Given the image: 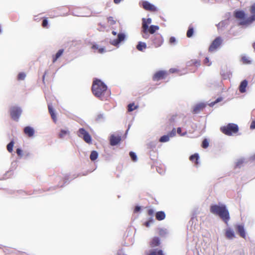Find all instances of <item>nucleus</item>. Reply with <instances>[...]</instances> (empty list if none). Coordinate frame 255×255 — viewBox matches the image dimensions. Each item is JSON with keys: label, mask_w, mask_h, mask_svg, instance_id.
<instances>
[{"label": "nucleus", "mask_w": 255, "mask_h": 255, "mask_svg": "<svg viewBox=\"0 0 255 255\" xmlns=\"http://www.w3.org/2000/svg\"><path fill=\"white\" fill-rule=\"evenodd\" d=\"M92 90L93 94L102 101L107 100L111 94L110 91L107 90V86L98 79L94 81Z\"/></svg>", "instance_id": "f257e3e1"}, {"label": "nucleus", "mask_w": 255, "mask_h": 255, "mask_svg": "<svg viewBox=\"0 0 255 255\" xmlns=\"http://www.w3.org/2000/svg\"><path fill=\"white\" fill-rule=\"evenodd\" d=\"M210 212L214 214L218 215L226 224H227L230 219L229 211L224 205L220 206L213 205L210 207Z\"/></svg>", "instance_id": "f03ea898"}, {"label": "nucleus", "mask_w": 255, "mask_h": 255, "mask_svg": "<svg viewBox=\"0 0 255 255\" xmlns=\"http://www.w3.org/2000/svg\"><path fill=\"white\" fill-rule=\"evenodd\" d=\"M220 130L224 134L230 136L237 133L239 131V128L237 125L230 123L226 126L221 127Z\"/></svg>", "instance_id": "7ed1b4c3"}, {"label": "nucleus", "mask_w": 255, "mask_h": 255, "mask_svg": "<svg viewBox=\"0 0 255 255\" xmlns=\"http://www.w3.org/2000/svg\"><path fill=\"white\" fill-rule=\"evenodd\" d=\"M250 12L252 15L247 18L246 19L240 21V24L242 25H248L252 23L254 21H255V3L253 4L250 6Z\"/></svg>", "instance_id": "20e7f679"}, {"label": "nucleus", "mask_w": 255, "mask_h": 255, "mask_svg": "<svg viewBox=\"0 0 255 255\" xmlns=\"http://www.w3.org/2000/svg\"><path fill=\"white\" fill-rule=\"evenodd\" d=\"M150 39L152 42V44L155 48L161 46L164 41L162 35L159 33H156L152 35Z\"/></svg>", "instance_id": "39448f33"}, {"label": "nucleus", "mask_w": 255, "mask_h": 255, "mask_svg": "<svg viewBox=\"0 0 255 255\" xmlns=\"http://www.w3.org/2000/svg\"><path fill=\"white\" fill-rule=\"evenodd\" d=\"M142 21L141 31L142 32V37L145 39H147L149 37V35L147 34L148 27V25L151 23V19L150 18L147 19L143 18Z\"/></svg>", "instance_id": "423d86ee"}, {"label": "nucleus", "mask_w": 255, "mask_h": 255, "mask_svg": "<svg viewBox=\"0 0 255 255\" xmlns=\"http://www.w3.org/2000/svg\"><path fill=\"white\" fill-rule=\"evenodd\" d=\"M78 136L82 137L87 143L92 142V138L90 134L84 128H80L78 130Z\"/></svg>", "instance_id": "0eeeda50"}, {"label": "nucleus", "mask_w": 255, "mask_h": 255, "mask_svg": "<svg viewBox=\"0 0 255 255\" xmlns=\"http://www.w3.org/2000/svg\"><path fill=\"white\" fill-rule=\"evenodd\" d=\"M21 114V110L17 107H12L10 109L11 118L15 121H17Z\"/></svg>", "instance_id": "6e6552de"}, {"label": "nucleus", "mask_w": 255, "mask_h": 255, "mask_svg": "<svg viewBox=\"0 0 255 255\" xmlns=\"http://www.w3.org/2000/svg\"><path fill=\"white\" fill-rule=\"evenodd\" d=\"M222 43V39L220 37H218L215 38L214 41L212 42L209 48V51L210 52H213L217 50Z\"/></svg>", "instance_id": "1a4fd4ad"}, {"label": "nucleus", "mask_w": 255, "mask_h": 255, "mask_svg": "<svg viewBox=\"0 0 255 255\" xmlns=\"http://www.w3.org/2000/svg\"><path fill=\"white\" fill-rule=\"evenodd\" d=\"M167 74L165 71H158L154 74L152 79L154 81H158L160 80L164 79Z\"/></svg>", "instance_id": "9d476101"}, {"label": "nucleus", "mask_w": 255, "mask_h": 255, "mask_svg": "<svg viewBox=\"0 0 255 255\" xmlns=\"http://www.w3.org/2000/svg\"><path fill=\"white\" fill-rule=\"evenodd\" d=\"M142 6L144 9L148 11L151 12L157 11L156 7L147 1H144L142 2Z\"/></svg>", "instance_id": "9b49d317"}, {"label": "nucleus", "mask_w": 255, "mask_h": 255, "mask_svg": "<svg viewBox=\"0 0 255 255\" xmlns=\"http://www.w3.org/2000/svg\"><path fill=\"white\" fill-rule=\"evenodd\" d=\"M161 242L159 238L157 237H154L150 240L149 245L150 248L153 249L159 246Z\"/></svg>", "instance_id": "f8f14e48"}, {"label": "nucleus", "mask_w": 255, "mask_h": 255, "mask_svg": "<svg viewBox=\"0 0 255 255\" xmlns=\"http://www.w3.org/2000/svg\"><path fill=\"white\" fill-rule=\"evenodd\" d=\"M144 255H164V254L162 250L152 249L146 251Z\"/></svg>", "instance_id": "ddd939ff"}, {"label": "nucleus", "mask_w": 255, "mask_h": 255, "mask_svg": "<svg viewBox=\"0 0 255 255\" xmlns=\"http://www.w3.org/2000/svg\"><path fill=\"white\" fill-rule=\"evenodd\" d=\"M121 137L119 135H112L110 137V141L111 145H116L120 143Z\"/></svg>", "instance_id": "4468645a"}, {"label": "nucleus", "mask_w": 255, "mask_h": 255, "mask_svg": "<svg viewBox=\"0 0 255 255\" xmlns=\"http://www.w3.org/2000/svg\"><path fill=\"white\" fill-rule=\"evenodd\" d=\"M234 15L235 17L239 19L242 20L241 21L246 19V14L244 11L242 10H236L234 12Z\"/></svg>", "instance_id": "2eb2a0df"}, {"label": "nucleus", "mask_w": 255, "mask_h": 255, "mask_svg": "<svg viewBox=\"0 0 255 255\" xmlns=\"http://www.w3.org/2000/svg\"><path fill=\"white\" fill-rule=\"evenodd\" d=\"M125 38V35L124 33H119L118 35V38L116 39L113 40L111 44L113 45H118L121 42L123 41Z\"/></svg>", "instance_id": "dca6fc26"}, {"label": "nucleus", "mask_w": 255, "mask_h": 255, "mask_svg": "<svg viewBox=\"0 0 255 255\" xmlns=\"http://www.w3.org/2000/svg\"><path fill=\"white\" fill-rule=\"evenodd\" d=\"M23 131L28 137H32L34 134V129L29 126L25 127Z\"/></svg>", "instance_id": "f3484780"}, {"label": "nucleus", "mask_w": 255, "mask_h": 255, "mask_svg": "<svg viewBox=\"0 0 255 255\" xmlns=\"http://www.w3.org/2000/svg\"><path fill=\"white\" fill-rule=\"evenodd\" d=\"M166 215L164 211H158L155 213V218L158 221H162L165 218Z\"/></svg>", "instance_id": "a211bd4d"}, {"label": "nucleus", "mask_w": 255, "mask_h": 255, "mask_svg": "<svg viewBox=\"0 0 255 255\" xmlns=\"http://www.w3.org/2000/svg\"><path fill=\"white\" fill-rule=\"evenodd\" d=\"M248 85V81L246 80H243L240 84L239 89L241 93H244L246 92V89Z\"/></svg>", "instance_id": "6ab92c4d"}, {"label": "nucleus", "mask_w": 255, "mask_h": 255, "mask_svg": "<svg viewBox=\"0 0 255 255\" xmlns=\"http://www.w3.org/2000/svg\"><path fill=\"white\" fill-rule=\"evenodd\" d=\"M237 230L240 236L243 238H246V233L244 230V226L242 225H238L237 226Z\"/></svg>", "instance_id": "aec40b11"}, {"label": "nucleus", "mask_w": 255, "mask_h": 255, "mask_svg": "<svg viewBox=\"0 0 255 255\" xmlns=\"http://www.w3.org/2000/svg\"><path fill=\"white\" fill-rule=\"evenodd\" d=\"M205 106L204 104H200L197 105L195 106L193 110V114H197L199 113L201 111H202L203 109L205 108Z\"/></svg>", "instance_id": "412c9836"}, {"label": "nucleus", "mask_w": 255, "mask_h": 255, "mask_svg": "<svg viewBox=\"0 0 255 255\" xmlns=\"http://www.w3.org/2000/svg\"><path fill=\"white\" fill-rule=\"evenodd\" d=\"M64 52V49H61L58 51L55 55L52 56V62L55 63L57 60L60 57Z\"/></svg>", "instance_id": "4be33fe9"}, {"label": "nucleus", "mask_w": 255, "mask_h": 255, "mask_svg": "<svg viewBox=\"0 0 255 255\" xmlns=\"http://www.w3.org/2000/svg\"><path fill=\"white\" fill-rule=\"evenodd\" d=\"M199 158V157L198 154L195 153L190 156L189 159L191 161L194 163L195 165H198Z\"/></svg>", "instance_id": "5701e85b"}, {"label": "nucleus", "mask_w": 255, "mask_h": 255, "mask_svg": "<svg viewBox=\"0 0 255 255\" xmlns=\"http://www.w3.org/2000/svg\"><path fill=\"white\" fill-rule=\"evenodd\" d=\"M159 29V27L157 25H152L149 27H148L147 33H149L150 34H153L156 30H158Z\"/></svg>", "instance_id": "b1692460"}, {"label": "nucleus", "mask_w": 255, "mask_h": 255, "mask_svg": "<svg viewBox=\"0 0 255 255\" xmlns=\"http://www.w3.org/2000/svg\"><path fill=\"white\" fill-rule=\"evenodd\" d=\"M226 236L228 239H232L235 237V234L233 231L228 229L226 231Z\"/></svg>", "instance_id": "393cba45"}, {"label": "nucleus", "mask_w": 255, "mask_h": 255, "mask_svg": "<svg viewBox=\"0 0 255 255\" xmlns=\"http://www.w3.org/2000/svg\"><path fill=\"white\" fill-rule=\"evenodd\" d=\"M48 111H49V112L51 115V117L52 118V119H53V120L56 122V116L54 113V110L53 109V108L50 106V105H48Z\"/></svg>", "instance_id": "a878e982"}, {"label": "nucleus", "mask_w": 255, "mask_h": 255, "mask_svg": "<svg viewBox=\"0 0 255 255\" xmlns=\"http://www.w3.org/2000/svg\"><path fill=\"white\" fill-rule=\"evenodd\" d=\"M146 48V45L144 42H139L136 46L138 50L142 51Z\"/></svg>", "instance_id": "bb28decb"}, {"label": "nucleus", "mask_w": 255, "mask_h": 255, "mask_svg": "<svg viewBox=\"0 0 255 255\" xmlns=\"http://www.w3.org/2000/svg\"><path fill=\"white\" fill-rule=\"evenodd\" d=\"M168 233L166 229H160L158 231V235L161 238H164L166 236Z\"/></svg>", "instance_id": "cd10ccee"}, {"label": "nucleus", "mask_w": 255, "mask_h": 255, "mask_svg": "<svg viewBox=\"0 0 255 255\" xmlns=\"http://www.w3.org/2000/svg\"><path fill=\"white\" fill-rule=\"evenodd\" d=\"M138 108V106L135 105L134 103H130L128 106V111L131 112Z\"/></svg>", "instance_id": "c85d7f7f"}, {"label": "nucleus", "mask_w": 255, "mask_h": 255, "mask_svg": "<svg viewBox=\"0 0 255 255\" xmlns=\"http://www.w3.org/2000/svg\"><path fill=\"white\" fill-rule=\"evenodd\" d=\"M98 156V153L96 151L93 150L91 152L90 158L92 161L95 160Z\"/></svg>", "instance_id": "c756f323"}, {"label": "nucleus", "mask_w": 255, "mask_h": 255, "mask_svg": "<svg viewBox=\"0 0 255 255\" xmlns=\"http://www.w3.org/2000/svg\"><path fill=\"white\" fill-rule=\"evenodd\" d=\"M14 141L12 140L7 145V150L10 153H11L13 151V147L14 145Z\"/></svg>", "instance_id": "7c9ffc66"}, {"label": "nucleus", "mask_w": 255, "mask_h": 255, "mask_svg": "<svg viewBox=\"0 0 255 255\" xmlns=\"http://www.w3.org/2000/svg\"><path fill=\"white\" fill-rule=\"evenodd\" d=\"M169 140V136L168 135H164L160 138L159 141L160 142H165L168 141Z\"/></svg>", "instance_id": "2f4dec72"}, {"label": "nucleus", "mask_w": 255, "mask_h": 255, "mask_svg": "<svg viewBox=\"0 0 255 255\" xmlns=\"http://www.w3.org/2000/svg\"><path fill=\"white\" fill-rule=\"evenodd\" d=\"M194 32V29L192 27H189L186 33V35L188 37H191L192 36Z\"/></svg>", "instance_id": "473e14b6"}, {"label": "nucleus", "mask_w": 255, "mask_h": 255, "mask_svg": "<svg viewBox=\"0 0 255 255\" xmlns=\"http://www.w3.org/2000/svg\"><path fill=\"white\" fill-rule=\"evenodd\" d=\"M69 132L68 130L62 129L59 134V137L60 138H63L66 134H68Z\"/></svg>", "instance_id": "72a5a7b5"}, {"label": "nucleus", "mask_w": 255, "mask_h": 255, "mask_svg": "<svg viewBox=\"0 0 255 255\" xmlns=\"http://www.w3.org/2000/svg\"><path fill=\"white\" fill-rule=\"evenodd\" d=\"M104 119V116L103 114H98L95 117V121L97 122H100Z\"/></svg>", "instance_id": "f704fd0d"}, {"label": "nucleus", "mask_w": 255, "mask_h": 255, "mask_svg": "<svg viewBox=\"0 0 255 255\" xmlns=\"http://www.w3.org/2000/svg\"><path fill=\"white\" fill-rule=\"evenodd\" d=\"M209 146V142L207 139H204L202 143V147L204 148H206Z\"/></svg>", "instance_id": "c9c22d12"}, {"label": "nucleus", "mask_w": 255, "mask_h": 255, "mask_svg": "<svg viewBox=\"0 0 255 255\" xmlns=\"http://www.w3.org/2000/svg\"><path fill=\"white\" fill-rule=\"evenodd\" d=\"M26 75L24 73L21 72L18 74L17 79L18 80H23L25 78Z\"/></svg>", "instance_id": "e433bc0d"}, {"label": "nucleus", "mask_w": 255, "mask_h": 255, "mask_svg": "<svg viewBox=\"0 0 255 255\" xmlns=\"http://www.w3.org/2000/svg\"><path fill=\"white\" fill-rule=\"evenodd\" d=\"M129 155L132 159V161H136L137 160V157L135 153L132 151L129 152Z\"/></svg>", "instance_id": "4c0bfd02"}, {"label": "nucleus", "mask_w": 255, "mask_h": 255, "mask_svg": "<svg viewBox=\"0 0 255 255\" xmlns=\"http://www.w3.org/2000/svg\"><path fill=\"white\" fill-rule=\"evenodd\" d=\"M108 21L111 25H114L116 23V20L113 17L110 16L108 18Z\"/></svg>", "instance_id": "58836bf2"}, {"label": "nucleus", "mask_w": 255, "mask_h": 255, "mask_svg": "<svg viewBox=\"0 0 255 255\" xmlns=\"http://www.w3.org/2000/svg\"><path fill=\"white\" fill-rule=\"evenodd\" d=\"M242 61L244 64H250L251 63V61L249 60V58L246 56L242 57Z\"/></svg>", "instance_id": "ea45409f"}, {"label": "nucleus", "mask_w": 255, "mask_h": 255, "mask_svg": "<svg viewBox=\"0 0 255 255\" xmlns=\"http://www.w3.org/2000/svg\"><path fill=\"white\" fill-rule=\"evenodd\" d=\"M176 134V129L175 128H173L171 131L168 134L169 137H173Z\"/></svg>", "instance_id": "a19ab883"}, {"label": "nucleus", "mask_w": 255, "mask_h": 255, "mask_svg": "<svg viewBox=\"0 0 255 255\" xmlns=\"http://www.w3.org/2000/svg\"><path fill=\"white\" fill-rule=\"evenodd\" d=\"M154 213V211L152 209H149L147 210V214L149 216H153Z\"/></svg>", "instance_id": "79ce46f5"}, {"label": "nucleus", "mask_w": 255, "mask_h": 255, "mask_svg": "<svg viewBox=\"0 0 255 255\" xmlns=\"http://www.w3.org/2000/svg\"><path fill=\"white\" fill-rule=\"evenodd\" d=\"M48 25V21L46 18H45L43 20L42 23V26L43 27H46Z\"/></svg>", "instance_id": "37998d69"}, {"label": "nucleus", "mask_w": 255, "mask_h": 255, "mask_svg": "<svg viewBox=\"0 0 255 255\" xmlns=\"http://www.w3.org/2000/svg\"><path fill=\"white\" fill-rule=\"evenodd\" d=\"M169 42L171 44H174L176 42V39L174 37H171L169 38Z\"/></svg>", "instance_id": "c03bdc74"}, {"label": "nucleus", "mask_w": 255, "mask_h": 255, "mask_svg": "<svg viewBox=\"0 0 255 255\" xmlns=\"http://www.w3.org/2000/svg\"><path fill=\"white\" fill-rule=\"evenodd\" d=\"M16 153L19 156H21L22 155V151L21 149L20 148H17L16 149Z\"/></svg>", "instance_id": "a18cd8bd"}, {"label": "nucleus", "mask_w": 255, "mask_h": 255, "mask_svg": "<svg viewBox=\"0 0 255 255\" xmlns=\"http://www.w3.org/2000/svg\"><path fill=\"white\" fill-rule=\"evenodd\" d=\"M152 222V219H151L150 220H149V221H148L145 223V225L146 226V227H148L150 226V224Z\"/></svg>", "instance_id": "49530a36"}, {"label": "nucleus", "mask_w": 255, "mask_h": 255, "mask_svg": "<svg viewBox=\"0 0 255 255\" xmlns=\"http://www.w3.org/2000/svg\"><path fill=\"white\" fill-rule=\"evenodd\" d=\"M105 51V50L104 48H99L98 50V52L99 53H103Z\"/></svg>", "instance_id": "de8ad7c7"}, {"label": "nucleus", "mask_w": 255, "mask_h": 255, "mask_svg": "<svg viewBox=\"0 0 255 255\" xmlns=\"http://www.w3.org/2000/svg\"><path fill=\"white\" fill-rule=\"evenodd\" d=\"M140 210V207L139 206H136L134 209V213H137L138 212H139Z\"/></svg>", "instance_id": "09e8293b"}, {"label": "nucleus", "mask_w": 255, "mask_h": 255, "mask_svg": "<svg viewBox=\"0 0 255 255\" xmlns=\"http://www.w3.org/2000/svg\"><path fill=\"white\" fill-rule=\"evenodd\" d=\"M99 46L97 44H93L92 46V48L94 50H98Z\"/></svg>", "instance_id": "8fccbe9b"}, {"label": "nucleus", "mask_w": 255, "mask_h": 255, "mask_svg": "<svg viewBox=\"0 0 255 255\" xmlns=\"http://www.w3.org/2000/svg\"><path fill=\"white\" fill-rule=\"evenodd\" d=\"M250 128L251 129L255 128V121H253L251 124Z\"/></svg>", "instance_id": "3c124183"}, {"label": "nucleus", "mask_w": 255, "mask_h": 255, "mask_svg": "<svg viewBox=\"0 0 255 255\" xmlns=\"http://www.w3.org/2000/svg\"><path fill=\"white\" fill-rule=\"evenodd\" d=\"M222 100V98H218L215 101H214V102L212 103L211 104L214 105H215V104L218 103L219 102H220Z\"/></svg>", "instance_id": "603ef678"}, {"label": "nucleus", "mask_w": 255, "mask_h": 255, "mask_svg": "<svg viewBox=\"0 0 255 255\" xmlns=\"http://www.w3.org/2000/svg\"><path fill=\"white\" fill-rule=\"evenodd\" d=\"M204 62L205 63H209L207 64L208 66H210V63H209V58H206L204 60Z\"/></svg>", "instance_id": "864d4df0"}, {"label": "nucleus", "mask_w": 255, "mask_h": 255, "mask_svg": "<svg viewBox=\"0 0 255 255\" xmlns=\"http://www.w3.org/2000/svg\"><path fill=\"white\" fill-rule=\"evenodd\" d=\"M181 128H178L177 129V132L179 134H181Z\"/></svg>", "instance_id": "5fc2aeb1"}, {"label": "nucleus", "mask_w": 255, "mask_h": 255, "mask_svg": "<svg viewBox=\"0 0 255 255\" xmlns=\"http://www.w3.org/2000/svg\"><path fill=\"white\" fill-rule=\"evenodd\" d=\"M46 74V72H45L44 73V74L43 76V78H42V81H43V83H45V77Z\"/></svg>", "instance_id": "6e6d98bb"}, {"label": "nucleus", "mask_w": 255, "mask_h": 255, "mask_svg": "<svg viewBox=\"0 0 255 255\" xmlns=\"http://www.w3.org/2000/svg\"><path fill=\"white\" fill-rule=\"evenodd\" d=\"M121 0H114V1L115 3L118 4L120 2Z\"/></svg>", "instance_id": "4d7b16f0"}, {"label": "nucleus", "mask_w": 255, "mask_h": 255, "mask_svg": "<svg viewBox=\"0 0 255 255\" xmlns=\"http://www.w3.org/2000/svg\"><path fill=\"white\" fill-rule=\"evenodd\" d=\"M112 34L114 35H117V32L115 31H112Z\"/></svg>", "instance_id": "13d9d810"}, {"label": "nucleus", "mask_w": 255, "mask_h": 255, "mask_svg": "<svg viewBox=\"0 0 255 255\" xmlns=\"http://www.w3.org/2000/svg\"><path fill=\"white\" fill-rule=\"evenodd\" d=\"M253 46V48H254V49L255 50V43H254Z\"/></svg>", "instance_id": "bf43d9fd"}]
</instances>
